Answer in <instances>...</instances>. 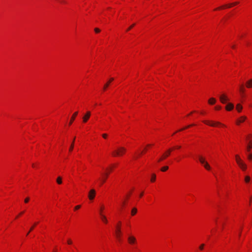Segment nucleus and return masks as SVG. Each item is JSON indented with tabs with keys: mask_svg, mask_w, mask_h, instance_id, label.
I'll return each instance as SVG.
<instances>
[{
	"mask_svg": "<svg viewBox=\"0 0 252 252\" xmlns=\"http://www.w3.org/2000/svg\"><path fill=\"white\" fill-rule=\"evenodd\" d=\"M135 24H132L131 26H130L127 29V31H128L129 30H131L134 26Z\"/></svg>",
	"mask_w": 252,
	"mask_h": 252,
	"instance_id": "72a5a7b5",
	"label": "nucleus"
},
{
	"mask_svg": "<svg viewBox=\"0 0 252 252\" xmlns=\"http://www.w3.org/2000/svg\"><path fill=\"white\" fill-rule=\"evenodd\" d=\"M242 108H243V107H242V106L241 104H237V105H236V109L237 110V111L239 112L241 111Z\"/></svg>",
	"mask_w": 252,
	"mask_h": 252,
	"instance_id": "412c9836",
	"label": "nucleus"
},
{
	"mask_svg": "<svg viewBox=\"0 0 252 252\" xmlns=\"http://www.w3.org/2000/svg\"><path fill=\"white\" fill-rule=\"evenodd\" d=\"M251 178L249 176H246L245 178V181L246 183H249L250 181Z\"/></svg>",
	"mask_w": 252,
	"mask_h": 252,
	"instance_id": "c85d7f7f",
	"label": "nucleus"
},
{
	"mask_svg": "<svg viewBox=\"0 0 252 252\" xmlns=\"http://www.w3.org/2000/svg\"><path fill=\"white\" fill-rule=\"evenodd\" d=\"M151 146V145H150V144H148V145H147V146H148V147H150V146Z\"/></svg>",
	"mask_w": 252,
	"mask_h": 252,
	"instance_id": "a18cd8bd",
	"label": "nucleus"
},
{
	"mask_svg": "<svg viewBox=\"0 0 252 252\" xmlns=\"http://www.w3.org/2000/svg\"><path fill=\"white\" fill-rule=\"evenodd\" d=\"M114 80V78H111L109 81L104 85V87H103V90H105L109 86V84H110V83L113 81Z\"/></svg>",
	"mask_w": 252,
	"mask_h": 252,
	"instance_id": "ddd939ff",
	"label": "nucleus"
},
{
	"mask_svg": "<svg viewBox=\"0 0 252 252\" xmlns=\"http://www.w3.org/2000/svg\"><path fill=\"white\" fill-rule=\"evenodd\" d=\"M203 165L204 167V168L207 170H210L211 169V167L207 161L205 163H204L203 164Z\"/></svg>",
	"mask_w": 252,
	"mask_h": 252,
	"instance_id": "6ab92c4d",
	"label": "nucleus"
},
{
	"mask_svg": "<svg viewBox=\"0 0 252 252\" xmlns=\"http://www.w3.org/2000/svg\"><path fill=\"white\" fill-rule=\"evenodd\" d=\"M32 167H34V165L33 164H32Z\"/></svg>",
	"mask_w": 252,
	"mask_h": 252,
	"instance_id": "3c124183",
	"label": "nucleus"
},
{
	"mask_svg": "<svg viewBox=\"0 0 252 252\" xmlns=\"http://www.w3.org/2000/svg\"><path fill=\"white\" fill-rule=\"evenodd\" d=\"M156 175L155 174H153L152 175L151 179V182H155V181L156 180Z\"/></svg>",
	"mask_w": 252,
	"mask_h": 252,
	"instance_id": "cd10ccee",
	"label": "nucleus"
},
{
	"mask_svg": "<svg viewBox=\"0 0 252 252\" xmlns=\"http://www.w3.org/2000/svg\"><path fill=\"white\" fill-rule=\"evenodd\" d=\"M75 139V137H74V138H73V141H72V143L71 144V146H70V148H69V152H71V151H72L73 149V147H74V143Z\"/></svg>",
	"mask_w": 252,
	"mask_h": 252,
	"instance_id": "393cba45",
	"label": "nucleus"
},
{
	"mask_svg": "<svg viewBox=\"0 0 252 252\" xmlns=\"http://www.w3.org/2000/svg\"><path fill=\"white\" fill-rule=\"evenodd\" d=\"M241 231H242V229H240V231H239V232L241 233Z\"/></svg>",
	"mask_w": 252,
	"mask_h": 252,
	"instance_id": "8fccbe9b",
	"label": "nucleus"
},
{
	"mask_svg": "<svg viewBox=\"0 0 252 252\" xmlns=\"http://www.w3.org/2000/svg\"><path fill=\"white\" fill-rule=\"evenodd\" d=\"M56 182H57V184H58L59 185L62 184V177H60V176H59L57 178Z\"/></svg>",
	"mask_w": 252,
	"mask_h": 252,
	"instance_id": "4be33fe9",
	"label": "nucleus"
},
{
	"mask_svg": "<svg viewBox=\"0 0 252 252\" xmlns=\"http://www.w3.org/2000/svg\"><path fill=\"white\" fill-rule=\"evenodd\" d=\"M246 119V117L242 116L240 119L237 121V124L239 125L240 123L244 122Z\"/></svg>",
	"mask_w": 252,
	"mask_h": 252,
	"instance_id": "a211bd4d",
	"label": "nucleus"
},
{
	"mask_svg": "<svg viewBox=\"0 0 252 252\" xmlns=\"http://www.w3.org/2000/svg\"><path fill=\"white\" fill-rule=\"evenodd\" d=\"M216 100L215 98L212 97L210 98L208 100V102L210 104H214L216 103Z\"/></svg>",
	"mask_w": 252,
	"mask_h": 252,
	"instance_id": "aec40b11",
	"label": "nucleus"
},
{
	"mask_svg": "<svg viewBox=\"0 0 252 252\" xmlns=\"http://www.w3.org/2000/svg\"><path fill=\"white\" fill-rule=\"evenodd\" d=\"M198 159H199L200 162L202 165L206 162L205 158L204 157H203L202 156H199Z\"/></svg>",
	"mask_w": 252,
	"mask_h": 252,
	"instance_id": "4468645a",
	"label": "nucleus"
},
{
	"mask_svg": "<svg viewBox=\"0 0 252 252\" xmlns=\"http://www.w3.org/2000/svg\"><path fill=\"white\" fill-rule=\"evenodd\" d=\"M121 222L119 221L116 226V229L115 231L116 236L117 238L118 239L119 241H121V235H122V232L121 230Z\"/></svg>",
	"mask_w": 252,
	"mask_h": 252,
	"instance_id": "7ed1b4c3",
	"label": "nucleus"
},
{
	"mask_svg": "<svg viewBox=\"0 0 252 252\" xmlns=\"http://www.w3.org/2000/svg\"><path fill=\"white\" fill-rule=\"evenodd\" d=\"M248 158L250 160H252V154H249L248 155Z\"/></svg>",
	"mask_w": 252,
	"mask_h": 252,
	"instance_id": "7c9ffc66",
	"label": "nucleus"
},
{
	"mask_svg": "<svg viewBox=\"0 0 252 252\" xmlns=\"http://www.w3.org/2000/svg\"><path fill=\"white\" fill-rule=\"evenodd\" d=\"M80 207H81L80 205H77V206L75 207L74 209L75 210H76L79 209V208H80Z\"/></svg>",
	"mask_w": 252,
	"mask_h": 252,
	"instance_id": "4c0bfd02",
	"label": "nucleus"
},
{
	"mask_svg": "<svg viewBox=\"0 0 252 252\" xmlns=\"http://www.w3.org/2000/svg\"><path fill=\"white\" fill-rule=\"evenodd\" d=\"M172 150L171 149H169L165 154H164L158 160V161H160L161 160H162L163 159L165 158H167V157H168L170 154V153L171 152Z\"/></svg>",
	"mask_w": 252,
	"mask_h": 252,
	"instance_id": "0eeeda50",
	"label": "nucleus"
},
{
	"mask_svg": "<svg viewBox=\"0 0 252 252\" xmlns=\"http://www.w3.org/2000/svg\"><path fill=\"white\" fill-rule=\"evenodd\" d=\"M31 231L30 230L28 232H27V235H28Z\"/></svg>",
	"mask_w": 252,
	"mask_h": 252,
	"instance_id": "37998d69",
	"label": "nucleus"
},
{
	"mask_svg": "<svg viewBox=\"0 0 252 252\" xmlns=\"http://www.w3.org/2000/svg\"><path fill=\"white\" fill-rule=\"evenodd\" d=\"M77 114H78V112H75V113H74V114H73V115L72 116V117L71 118V120L69 122V125H71L72 124L73 122L75 120V117H76Z\"/></svg>",
	"mask_w": 252,
	"mask_h": 252,
	"instance_id": "9b49d317",
	"label": "nucleus"
},
{
	"mask_svg": "<svg viewBox=\"0 0 252 252\" xmlns=\"http://www.w3.org/2000/svg\"><path fill=\"white\" fill-rule=\"evenodd\" d=\"M203 123L206 125H208L211 126H225V125L219 122L209 121H203Z\"/></svg>",
	"mask_w": 252,
	"mask_h": 252,
	"instance_id": "f03ea898",
	"label": "nucleus"
},
{
	"mask_svg": "<svg viewBox=\"0 0 252 252\" xmlns=\"http://www.w3.org/2000/svg\"><path fill=\"white\" fill-rule=\"evenodd\" d=\"M246 87L248 88L252 87V79L248 80L246 82Z\"/></svg>",
	"mask_w": 252,
	"mask_h": 252,
	"instance_id": "f3484780",
	"label": "nucleus"
},
{
	"mask_svg": "<svg viewBox=\"0 0 252 252\" xmlns=\"http://www.w3.org/2000/svg\"><path fill=\"white\" fill-rule=\"evenodd\" d=\"M241 231H242V229H240V231H239V232L241 233Z\"/></svg>",
	"mask_w": 252,
	"mask_h": 252,
	"instance_id": "09e8293b",
	"label": "nucleus"
},
{
	"mask_svg": "<svg viewBox=\"0 0 252 252\" xmlns=\"http://www.w3.org/2000/svg\"><path fill=\"white\" fill-rule=\"evenodd\" d=\"M168 169V167L167 166H164L161 168V171L162 172H164L166 171Z\"/></svg>",
	"mask_w": 252,
	"mask_h": 252,
	"instance_id": "c756f323",
	"label": "nucleus"
},
{
	"mask_svg": "<svg viewBox=\"0 0 252 252\" xmlns=\"http://www.w3.org/2000/svg\"><path fill=\"white\" fill-rule=\"evenodd\" d=\"M23 213H24V212H21V213L20 214V215H22V214H23Z\"/></svg>",
	"mask_w": 252,
	"mask_h": 252,
	"instance_id": "de8ad7c7",
	"label": "nucleus"
},
{
	"mask_svg": "<svg viewBox=\"0 0 252 252\" xmlns=\"http://www.w3.org/2000/svg\"><path fill=\"white\" fill-rule=\"evenodd\" d=\"M128 242L131 245L134 244L136 243V239L135 237L133 236H129L128 237Z\"/></svg>",
	"mask_w": 252,
	"mask_h": 252,
	"instance_id": "6e6552de",
	"label": "nucleus"
},
{
	"mask_svg": "<svg viewBox=\"0 0 252 252\" xmlns=\"http://www.w3.org/2000/svg\"><path fill=\"white\" fill-rule=\"evenodd\" d=\"M91 116V112L90 111H87L86 113L84 115V116L83 117V122L84 123H86L89 119L90 118Z\"/></svg>",
	"mask_w": 252,
	"mask_h": 252,
	"instance_id": "423d86ee",
	"label": "nucleus"
},
{
	"mask_svg": "<svg viewBox=\"0 0 252 252\" xmlns=\"http://www.w3.org/2000/svg\"><path fill=\"white\" fill-rule=\"evenodd\" d=\"M137 213V209L135 208H133L131 210V215L134 216Z\"/></svg>",
	"mask_w": 252,
	"mask_h": 252,
	"instance_id": "bb28decb",
	"label": "nucleus"
},
{
	"mask_svg": "<svg viewBox=\"0 0 252 252\" xmlns=\"http://www.w3.org/2000/svg\"><path fill=\"white\" fill-rule=\"evenodd\" d=\"M34 225H33V226H32V227L31 228V229H30V230L31 231L32 230H33V229L34 228Z\"/></svg>",
	"mask_w": 252,
	"mask_h": 252,
	"instance_id": "79ce46f5",
	"label": "nucleus"
},
{
	"mask_svg": "<svg viewBox=\"0 0 252 252\" xmlns=\"http://www.w3.org/2000/svg\"><path fill=\"white\" fill-rule=\"evenodd\" d=\"M95 195V190L94 189H91L89 193V195H88L89 198L90 200H93L94 199Z\"/></svg>",
	"mask_w": 252,
	"mask_h": 252,
	"instance_id": "39448f33",
	"label": "nucleus"
},
{
	"mask_svg": "<svg viewBox=\"0 0 252 252\" xmlns=\"http://www.w3.org/2000/svg\"><path fill=\"white\" fill-rule=\"evenodd\" d=\"M204 244H201L200 246H199V249L200 250H202L204 248Z\"/></svg>",
	"mask_w": 252,
	"mask_h": 252,
	"instance_id": "f704fd0d",
	"label": "nucleus"
},
{
	"mask_svg": "<svg viewBox=\"0 0 252 252\" xmlns=\"http://www.w3.org/2000/svg\"><path fill=\"white\" fill-rule=\"evenodd\" d=\"M220 101L223 103L225 104L226 103L227 101L229 100V98L225 94H222L219 96Z\"/></svg>",
	"mask_w": 252,
	"mask_h": 252,
	"instance_id": "20e7f679",
	"label": "nucleus"
},
{
	"mask_svg": "<svg viewBox=\"0 0 252 252\" xmlns=\"http://www.w3.org/2000/svg\"><path fill=\"white\" fill-rule=\"evenodd\" d=\"M102 136L103 138L106 139L107 137V134L106 133H104L102 135Z\"/></svg>",
	"mask_w": 252,
	"mask_h": 252,
	"instance_id": "e433bc0d",
	"label": "nucleus"
},
{
	"mask_svg": "<svg viewBox=\"0 0 252 252\" xmlns=\"http://www.w3.org/2000/svg\"><path fill=\"white\" fill-rule=\"evenodd\" d=\"M252 148V141H250V144H249L247 147V151L248 152H249Z\"/></svg>",
	"mask_w": 252,
	"mask_h": 252,
	"instance_id": "5701e85b",
	"label": "nucleus"
},
{
	"mask_svg": "<svg viewBox=\"0 0 252 252\" xmlns=\"http://www.w3.org/2000/svg\"><path fill=\"white\" fill-rule=\"evenodd\" d=\"M100 216H101L102 220L105 223H107V220L106 217L105 216H104L103 215H101Z\"/></svg>",
	"mask_w": 252,
	"mask_h": 252,
	"instance_id": "b1692460",
	"label": "nucleus"
},
{
	"mask_svg": "<svg viewBox=\"0 0 252 252\" xmlns=\"http://www.w3.org/2000/svg\"><path fill=\"white\" fill-rule=\"evenodd\" d=\"M240 91L242 93H243L245 92V90L243 86H241Z\"/></svg>",
	"mask_w": 252,
	"mask_h": 252,
	"instance_id": "473e14b6",
	"label": "nucleus"
},
{
	"mask_svg": "<svg viewBox=\"0 0 252 252\" xmlns=\"http://www.w3.org/2000/svg\"><path fill=\"white\" fill-rule=\"evenodd\" d=\"M126 152V149L123 147H119L113 153L114 157L122 156Z\"/></svg>",
	"mask_w": 252,
	"mask_h": 252,
	"instance_id": "f257e3e1",
	"label": "nucleus"
},
{
	"mask_svg": "<svg viewBox=\"0 0 252 252\" xmlns=\"http://www.w3.org/2000/svg\"><path fill=\"white\" fill-rule=\"evenodd\" d=\"M143 193H141L140 195V196L141 197L142 195H143Z\"/></svg>",
	"mask_w": 252,
	"mask_h": 252,
	"instance_id": "c03bdc74",
	"label": "nucleus"
},
{
	"mask_svg": "<svg viewBox=\"0 0 252 252\" xmlns=\"http://www.w3.org/2000/svg\"><path fill=\"white\" fill-rule=\"evenodd\" d=\"M215 109L216 110H220L221 109V106H216L215 107Z\"/></svg>",
	"mask_w": 252,
	"mask_h": 252,
	"instance_id": "58836bf2",
	"label": "nucleus"
},
{
	"mask_svg": "<svg viewBox=\"0 0 252 252\" xmlns=\"http://www.w3.org/2000/svg\"><path fill=\"white\" fill-rule=\"evenodd\" d=\"M104 209V207L103 205H101L99 208V214L101 216V215H103L102 214V211Z\"/></svg>",
	"mask_w": 252,
	"mask_h": 252,
	"instance_id": "a878e982",
	"label": "nucleus"
},
{
	"mask_svg": "<svg viewBox=\"0 0 252 252\" xmlns=\"http://www.w3.org/2000/svg\"><path fill=\"white\" fill-rule=\"evenodd\" d=\"M235 158H236V162L238 165L239 164L241 163L242 162H243V161L241 160V159L239 155H236Z\"/></svg>",
	"mask_w": 252,
	"mask_h": 252,
	"instance_id": "dca6fc26",
	"label": "nucleus"
},
{
	"mask_svg": "<svg viewBox=\"0 0 252 252\" xmlns=\"http://www.w3.org/2000/svg\"><path fill=\"white\" fill-rule=\"evenodd\" d=\"M94 31L95 32L98 33L100 32V30L98 28H95Z\"/></svg>",
	"mask_w": 252,
	"mask_h": 252,
	"instance_id": "c9c22d12",
	"label": "nucleus"
},
{
	"mask_svg": "<svg viewBox=\"0 0 252 252\" xmlns=\"http://www.w3.org/2000/svg\"><path fill=\"white\" fill-rule=\"evenodd\" d=\"M194 124H192V125H189L188 126L183 128V129H180L179 131H181V130H183V129H186V128H188L189 127H190V126H194Z\"/></svg>",
	"mask_w": 252,
	"mask_h": 252,
	"instance_id": "2f4dec72",
	"label": "nucleus"
},
{
	"mask_svg": "<svg viewBox=\"0 0 252 252\" xmlns=\"http://www.w3.org/2000/svg\"><path fill=\"white\" fill-rule=\"evenodd\" d=\"M30 200V198L29 197H27L25 199V203H28L29 202Z\"/></svg>",
	"mask_w": 252,
	"mask_h": 252,
	"instance_id": "ea45409f",
	"label": "nucleus"
},
{
	"mask_svg": "<svg viewBox=\"0 0 252 252\" xmlns=\"http://www.w3.org/2000/svg\"><path fill=\"white\" fill-rule=\"evenodd\" d=\"M239 3V2L238 1H236V2H234L232 3H230L228 5H224L223 6H222L219 8H218L217 9H216L215 10H217V9H220V8H224V7H228V8H230L233 5H237Z\"/></svg>",
	"mask_w": 252,
	"mask_h": 252,
	"instance_id": "1a4fd4ad",
	"label": "nucleus"
},
{
	"mask_svg": "<svg viewBox=\"0 0 252 252\" xmlns=\"http://www.w3.org/2000/svg\"><path fill=\"white\" fill-rule=\"evenodd\" d=\"M108 175L109 173H105L104 174V177L101 179V185L105 182Z\"/></svg>",
	"mask_w": 252,
	"mask_h": 252,
	"instance_id": "f8f14e48",
	"label": "nucleus"
},
{
	"mask_svg": "<svg viewBox=\"0 0 252 252\" xmlns=\"http://www.w3.org/2000/svg\"><path fill=\"white\" fill-rule=\"evenodd\" d=\"M177 148L178 149H180V148H181V146H178Z\"/></svg>",
	"mask_w": 252,
	"mask_h": 252,
	"instance_id": "49530a36",
	"label": "nucleus"
},
{
	"mask_svg": "<svg viewBox=\"0 0 252 252\" xmlns=\"http://www.w3.org/2000/svg\"><path fill=\"white\" fill-rule=\"evenodd\" d=\"M233 108H234V105L232 103H228L225 106V109L227 111H230V110H232Z\"/></svg>",
	"mask_w": 252,
	"mask_h": 252,
	"instance_id": "9d476101",
	"label": "nucleus"
},
{
	"mask_svg": "<svg viewBox=\"0 0 252 252\" xmlns=\"http://www.w3.org/2000/svg\"><path fill=\"white\" fill-rule=\"evenodd\" d=\"M67 243L69 245H71L72 244V241L71 240H68Z\"/></svg>",
	"mask_w": 252,
	"mask_h": 252,
	"instance_id": "a19ab883",
	"label": "nucleus"
},
{
	"mask_svg": "<svg viewBox=\"0 0 252 252\" xmlns=\"http://www.w3.org/2000/svg\"><path fill=\"white\" fill-rule=\"evenodd\" d=\"M238 165L244 171L246 170L247 168V165L243 162L239 164Z\"/></svg>",
	"mask_w": 252,
	"mask_h": 252,
	"instance_id": "2eb2a0df",
	"label": "nucleus"
}]
</instances>
